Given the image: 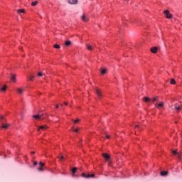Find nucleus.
I'll use <instances>...</instances> for the list:
<instances>
[{
	"label": "nucleus",
	"instance_id": "a19ab883",
	"mask_svg": "<svg viewBox=\"0 0 182 182\" xmlns=\"http://www.w3.org/2000/svg\"><path fill=\"white\" fill-rule=\"evenodd\" d=\"M0 119H4V116H1Z\"/></svg>",
	"mask_w": 182,
	"mask_h": 182
},
{
	"label": "nucleus",
	"instance_id": "72a5a7b5",
	"mask_svg": "<svg viewBox=\"0 0 182 182\" xmlns=\"http://www.w3.org/2000/svg\"><path fill=\"white\" fill-rule=\"evenodd\" d=\"M74 122V123H77L79 122V119H76V120H73Z\"/></svg>",
	"mask_w": 182,
	"mask_h": 182
},
{
	"label": "nucleus",
	"instance_id": "a878e982",
	"mask_svg": "<svg viewBox=\"0 0 182 182\" xmlns=\"http://www.w3.org/2000/svg\"><path fill=\"white\" fill-rule=\"evenodd\" d=\"M0 90H1V92H5V90H6V85H4V87L1 88Z\"/></svg>",
	"mask_w": 182,
	"mask_h": 182
},
{
	"label": "nucleus",
	"instance_id": "9d476101",
	"mask_svg": "<svg viewBox=\"0 0 182 182\" xmlns=\"http://www.w3.org/2000/svg\"><path fill=\"white\" fill-rule=\"evenodd\" d=\"M11 80H12V82L16 83V75L14 74L11 75Z\"/></svg>",
	"mask_w": 182,
	"mask_h": 182
},
{
	"label": "nucleus",
	"instance_id": "1a4fd4ad",
	"mask_svg": "<svg viewBox=\"0 0 182 182\" xmlns=\"http://www.w3.org/2000/svg\"><path fill=\"white\" fill-rule=\"evenodd\" d=\"M68 3L71 5H76V4H77V0H68Z\"/></svg>",
	"mask_w": 182,
	"mask_h": 182
},
{
	"label": "nucleus",
	"instance_id": "39448f33",
	"mask_svg": "<svg viewBox=\"0 0 182 182\" xmlns=\"http://www.w3.org/2000/svg\"><path fill=\"white\" fill-rule=\"evenodd\" d=\"M182 105H179L178 104H175V110L176 112H180L181 110Z\"/></svg>",
	"mask_w": 182,
	"mask_h": 182
},
{
	"label": "nucleus",
	"instance_id": "20e7f679",
	"mask_svg": "<svg viewBox=\"0 0 182 182\" xmlns=\"http://www.w3.org/2000/svg\"><path fill=\"white\" fill-rule=\"evenodd\" d=\"M81 19L82 21V22H88L89 21V18L87 16H86V15L83 14L82 16H81Z\"/></svg>",
	"mask_w": 182,
	"mask_h": 182
},
{
	"label": "nucleus",
	"instance_id": "9b49d317",
	"mask_svg": "<svg viewBox=\"0 0 182 182\" xmlns=\"http://www.w3.org/2000/svg\"><path fill=\"white\" fill-rule=\"evenodd\" d=\"M158 48L157 47H154L151 48V53H157Z\"/></svg>",
	"mask_w": 182,
	"mask_h": 182
},
{
	"label": "nucleus",
	"instance_id": "2eb2a0df",
	"mask_svg": "<svg viewBox=\"0 0 182 182\" xmlns=\"http://www.w3.org/2000/svg\"><path fill=\"white\" fill-rule=\"evenodd\" d=\"M86 48L88 50H93V48L89 44H86Z\"/></svg>",
	"mask_w": 182,
	"mask_h": 182
},
{
	"label": "nucleus",
	"instance_id": "f704fd0d",
	"mask_svg": "<svg viewBox=\"0 0 182 182\" xmlns=\"http://www.w3.org/2000/svg\"><path fill=\"white\" fill-rule=\"evenodd\" d=\"M140 127L139 125H135V129H139Z\"/></svg>",
	"mask_w": 182,
	"mask_h": 182
},
{
	"label": "nucleus",
	"instance_id": "6e6552de",
	"mask_svg": "<svg viewBox=\"0 0 182 182\" xmlns=\"http://www.w3.org/2000/svg\"><path fill=\"white\" fill-rule=\"evenodd\" d=\"M102 156L104 157V159H105V160H110V155L107 154H102Z\"/></svg>",
	"mask_w": 182,
	"mask_h": 182
},
{
	"label": "nucleus",
	"instance_id": "e433bc0d",
	"mask_svg": "<svg viewBox=\"0 0 182 182\" xmlns=\"http://www.w3.org/2000/svg\"><path fill=\"white\" fill-rule=\"evenodd\" d=\"M63 159H65V157L63 156H60V160H63Z\"/></svg>",
	"mask_w": 182,
	"mask_h": 182
},
{
	"label": "nucleus",
	"instance_id": "c03bdc74",
	"mask_svg": "<svg viewBox=\"0 0 182 182\" xmlns=\"http://www.w3.org/2000/svg\"><path fill=\"white\" fill-rule=\"evenodd\" d=\"M123 23H124V21H123Z\"/></svg>",
	"mask_w": 182,
	"mask_h": 182
},
{
	"label": "nucleus",
	"instance_id": "b1692460",
	"mask_svg": "<svg viewBox=\"0 0 182 182\" xmlns=\"http://www.w3.org/2000/svg\"><path fill=\"white\" fill-rule=\"evenodd\" d=\"M170 83H171V85H176V80L171 79Z\"/></svg>",
	"mask_w": 182,
	"mask_h": 182
},
{
	"label": "nucleus",
	"instance_id": "4468645a",
	"mask_svg": "<svg viewBox=\"0 0 182 182\" xmlns=\"http://www.w3.org/2000/svg\"><path fill=\"white\" fill-rule=\"evenodd\" d=\"M46 127H48L46 125L40 126L39 129H38V132H39L40 130H45V129H46Z\"/></svg>",
	"mask_w": 182,
	"mask_h": 182
},
{
	"label": "nucleus",
	"instance_id": "393cba45",
	"mask_svg": "<svg viewBox=\"0 0 182 182\" xmlns=\"http://www.w3.org/2000/svg\"><path fill=\"white\" fill-rule=\"evenodd\" d=\"M158 99H159V97H154V98H153L152 100H151V102H152L153 103H154V102H157Z\"/></svg>",
	"mask_w": 182,
	"mask_h": 182
},
{
	"label": "nucleus",
	"instance_id": "4c0bfd02",
	"mask_svg": "<svg viewBox=\"0 0 182 182\" xmlns=\"http://www.w3.org/2000/svg\"><path fill=\"white\" fill-rule=\"evenodd\" d=\"M55 109H59V105H57L55 106Z\"/></svg>",
	"mask_w": 182,
	"mask_h": 182
},
{
	"label": "nucleus",
	"instance_id": "412c9836",
	"mask_svg": "<svg viewBox=\"0 0 182 182\" xmlns=\"http://www.w3.org/2000/svg\"><path fill=\"white\" fill-rule=\"evenodd\" d=\"M1 127H2V129H8V127H9V124H2Z\"/></svg>",
	"mask_w": 182,
	"mask_h": 182
},
{
	"label": "nucleus",
	"instance_id": "dca6fc26",
	"mask_svg": "<svg viewBox=\"0 0 182 182\" xmlns=\"http://www.w3.org/2000/svg\"><path fill=\"white\" fill-rule=\"evenodd\" d=\"M71 171L73 173V176H75V173H76V171H77V168H76V167L73 168Z\"/></svg>",
	"mask_w": 182,
	"mask_h": 182
},
{
	"label": "nucleus",
	"instance_id": "c9c22d12",
	"mask_svg": "<svg viewBox=\"0 0 182 182\" xmlns=\"http://www.w3.org/2000/svg\"><path fill=\"white\" fill-rule=\"evenodd\" d=\"M33 165H34V166H38V162L34 161Z\"/></svg>",
	"mask_w": 182,
	"mask_h": 182
},
{
	"label": "nucleus",
	"instance_id": "aec40b11",
	"mask_svg": "<svg viewBox=\"0 0 182 182\" xmlns=\"http://www.w3.org/2000/svg\"><path fill=\"white\" fill-rule=\"evenodd\" d=\"M18 14H25V9H21L17 11Z\"/></svg>",
	"mask_w": 182,
	"mask_h": 182
},
{
	"label": "nucleus",
	"instance_id": "58836bf2",
	"mask_svg": "<svg viewBox=\"0 0 182 182\" xmlns=\"http://www.w3.org/2000/svg\"><path fill=\"white\" fill-rule=\"evenodd\" d=\"M106 138H107V139H110V136L106 135Z\"/></svg>",
	"mask_w": 182,
	"mask_h": 182
},
{
	"label": "nucleus",
	"instance_id": "bb28decb",
	"mask_svg": "<svg viewBox=\"0 0 182 182\" xmlns=\"http://www.w3.org/2000/svg\"><path fill=\"white\" fill-rule=\"evenodd\" d=\"M54 48H55V49H60V46H59L58 44H55Z\"/></svg>",
	"mask_w": 182,
	"mask_h": 182
},
{
	"label": "nucleus",
	"instance_id": "f03ea898",
	"mask_svg": "<svg viewBox=\"0 0 182 182\" xmlns=\"http://www.w3.org/2000/svg\"><path fill=\"white\" fill-rule=\"evenodd\" d=\"M95 93L97 95L98 97H102V96H103V93H102V91L97 87L95 89Z\"/></svg>",
	"mask_w": 182,
	"mask_h": 182
},
{
	"label": "nucleus",
	"instance_id": "473e14b6",
	"mask_svg": "<svg viewBox=\"0 0 182 182\" xmlns=\"http://www.w3.org/2000/svg\"><path fill=\"white\" fill-rule=\"evenodd\" d=\"M74 132H75V133H77L79 132V129H74Z\"/></svg>",
	"mask_w": 182,
	"mask_h": 182
},
{
	"label": "nucleus",
	"instance_id": "c756f323",
	"mask_svg": "<svg viewBox=\"0 0 182 182\" xmlns=\"http://www.w3.org/2000/svg\"><path fill=\"white\" fill-rule=\"evenodd\" d=\"M38 171H43V168H42V166H40L38 168Z\"/></svg>",
	"mask_w": 182,
	"mask_h": 182
},
{
	"label": "nucleus",
	"instance_id": "f3484780",
	"mask_svg": "<svg viewBox=\"0 0 182 182\" xmlns=\"http://www.w3.org/2000/svg\"><path fill=\"white\" fill-rule=\"evenodd\" d=\"M32 117L33 119H41V117H42V115H40V114L33 115Z\"/></svg>",
	"mask_w": 182,
	"mask_h": 182
},
{
	"label": "nucleus",
	"instance_id": "2f4dec72",
	"mask_svg": "<svg viewBox=\"0 0 182 182\" xmlns=\"http://www.w3.org/2000/svg\"><path fill=\"white\" fill-rule=\"evenodd\" d=\"M43 75V74L42 73H38V76L42 77Z\"/></svg>",
	"mask_w": 182,
	"mask_h": 182
},
{
	"label": "nucleus",
	"instance_id": "f257e3e1",
	"mask_svg": "<svg viewBox=\"0 0 182 182\" xmlns=\"http://www.w3.org/2000/svg\"><path fill=\"white\" fill-rule=\"evenodd\" d=\"M164 15H166V18L167 19H171V18H173V15L171 14H170V11L168 10H165L164 11Z\"/></svg>",
	"mask_w": 182,
	"mask_h": 182
},
{
	"label": "nucleus",
	"instance_id": "ea45409f",
	"mask_svg": "<svg viewBox=\"0 0 182 182\" xmlns=\"http://www.w3.org/2000/svg\"><path fill=\"white\" fill-rule=\"evenodd\" d=\"M64 105H65V106H68V102H64Z\"/></svg>",
	"mask_w": 182,
	"mask_h": 182
},
{
	"label": "nucleus",
	"instance_id": "c85d7f7f",
	"mask_svg": "<svg viewBox=\"0 0 182 182\" xmlns=\"http://www.w3.org/2000/svg\"><path fill=\"white\" fill-rule=\"evenodd\" d=\"M40 167H43L45 166V164L43 162H39Z\"/></svg>",
	"mask_w": 182,
	"mask_h": 182
},
{
	"label": "nucleus",
	"instance_id": "7c9ffc66",
	"mask_svg": "<svg viewBox=\"0 0 182 182\" xmlns=\"http://www.w3.org/2000/svg\"><path fill=\"white\" fill-rule=\"evenodd\" d=\"M173 154L174 155H176V156H177V154H178V152H177V150H176V151H173Z\"/></svg>",
	"mask_w": 182,
	"mask_h": 182
},
{
	"label": "nucleus",
	"instance_id": "4be33fe9",
	"mask_svg": "<svg viewBox=\"0 0 182 182\" xmlns=\"http://www.w3.org/2000/svg\"><path fill=\"white\" fill-rule=\"evenodd\" d=\"M38 5V1H35L31 3V6H36Z\"/></svg>",
	"mask_w": 182,
	"mask_h": 182
},
{
	"label": "nucleus",
	"instance_id": "ddd939ff",
	"mask_svg": "<svg viewBox=\"0 0 182 182\" xmlns=\"http://www.w3.org/2000/svg\"><path fill=\"white\" fill-rule=\"evenodd\" d=\"M160 174H161V176L164 177V176H167V174H168V172L166 171H161Z\"/></svg>",
	"mask_w": 182,
	"mask_h": 182
},
{
	"label": "nucleus",
	"instance_id": "423d86ee",
	"mask_svg": "<svg viewBox=\"0 0 182 182\" xmlns=\"http://www.w3.org/2000/svg\"><path fill=\"white\" fill-rule=\"evenodd\" d=\"M156 107L157 109H161V107H164V102H161L159 104H156Z\"/></svg>",
	"mask_w": 182,
	"mask_h": 182
},
{
	"label": "nucleus",
	"instance_id": "cd10ccee",
	"mask_svg": "<svg viewBox=\"0 0 182 182\" xmlns=\"http://www.w3.org/2000/svg\"><path fill=\"white\" fill-rule=\"evenodd\" d=\"M33 79H35V76H33V75H31V76H30V77H29V80H33Z\"/></svg>",
	"mask_w": 182,
	"mask_h": 182
},
{
	"label": "nucleus",
	"instance_id": "5701e85b",
	"mask_svg": "<svg viewBox=\"0 0 182 182\" xmlns=\"http://www.w3.org/2000/svg\"><path fill=\"white\" fill-rule=\"evenodd\" d=\"M177 157L178 159H179L180 160H181V157H182V153L181 152H178V154H177Z\"/></svg>",
	"mask_w": 182,
	"mask_h": 182
},
{
	"label": "nucleus",
	"instance_id": "f8f14e48",
	"mask_svg": "<svg viewBox=\"0 0 182 182\" xmlns=\"http://www.w3.org/2000/svg\"><path fill=\"white\" fill-rule=\"evenodd\" d=\"M143 100H144V102H145L146 103H149V102H151V99H150L147 97H144Z\"/></svg>",
	"mask_w": 182,
	"mask_h": 182
},
{
	"label": "nucleus",
	"instance_id": "6ab92c4d",
	"mask_svg": "<svg viewBox=\"0 0 182 182\" xmlns=\"http://www.w3.org/2000/svg\"><path fill=\"white\" fill-rule=\"evenodd\" d=\"M101 75H105L106 72H107V70L106 68H103L100 70Z\"/></svg>",
	"mask_w": 182,
	"mask_h": 182
},
{
	"label": "nucleus",
	"instance_id": "7ed1b4c3",
	"mask_svg": "<svg viewBox=\"0 0 182 182\" xmlns=\"http://www.w3.org/2000/svg\"><path fill=\"white\" fill-rule=\"evenodd\" d=\"M82 177H84V178H90V177H95V174H86V173H82Z\"/></svg>",
	"mask_w": 182,
	"mask_h": 182
},
{
	"label": "nucleus",
	"instance_id": "a211bd4d",
	"mask_svg": "<svg viewBox=\"0 0 182 182\" xmlns=\"http://www.w3.org/2000/svg\"><path fill=\"white\" fill-rule=\"evenodd\" d=\"M65 46H70L72 45V42L70 41H67L65 43Z\"/></svg>",
	"mask_w": 182,
	"mask_h": 182
},
{
	"label": "nucleus",
	"instance_id": "37998d69",
	"mask_svg": "<svg viewBox=\"0 0 182 182\" xmlns=\"http://www.w3.org/2000/svg\"><path fill=\"white\" fill-rule=\"evenodd\" d=\"M60 106H63V104H60Z\"/></svg>",
	"mask_w": 182,
	"mask_h": 182
},
{
	"label": "nucleus",
	"instance_id": "0eeeda50",
	"mask_svg": "<svg viewBox=\"0 0 182 182\" xmlns=\"http://www.w3.org/2000/svg\"><path fill=\"white\" fill-rule=\"evenodd\" d=\"M16 92L18 93V95H23V92H25V89H23V88H17Z\"/></svg>",
	"mask_w": 182,
	"mask_h": 182
},
{
	"label": "nucleus",
	"instance_id": "a18cd8bd",
	"mask_svg": "<svg viewBox=\"0 0 182 182\" xmlns=\"http://www.w3.org/2000/svg\"><path fill=\"white\" fill-rule=\"evenodd\" d=\"M175 123H177V122H175Z\"/></svg>",
	"mask_w": 182,
	"mask_h": 182
},
{
	"label": "nucleus",
	"instance_id": "79ce46f5",
	"mask_svg": "<svg viewBox=\"0 0 182 182\" xmlns=\"http://www.w3.org/2000/svg\"><path fill=\"white\" fill-rule=\"evenodd\" d=\"M31 154H35V152L32 151Z\"/></svg>",
	"mask_w": 182,
	"mask_h": 182
}]
</instances>
